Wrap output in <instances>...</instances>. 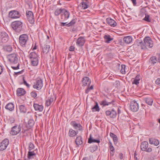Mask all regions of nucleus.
Instances as JSON below:
<instances>
[{
    "instance_id": "obj_1",
    "label": "nucleus",
    "mask_w": 160,
    "mask_h": 160,
    "mask_svg": "<svg viewBox=\"0 0 160 160\" xmlns=\"http://www.w3.org/2000/svg\"><path fill=\"white\" fill-rule=\"evenodd\" d=\"M22 26V23L19 21H14L12 23V28L18 32H19L23 30Z\"/></svg>"
},
{
    "instance_id": "obj_2",
    "label": "nucleus",
    "mask_w": 160,
    "mask_h": 160,
    "mask_svg": "<svg viewBox=\"0 0 160 160\" xmlns=\"http://www.w3.org/2000/svg\"><path fill=\"white\" fill-rule=\"evenodd\" d=\"M28 40V37L26 34L21 35L19 38V42L20 45L23 47H25Z\"/></svg>"
},
{
    "instance_id": "obj_3",
    "label": "nucleus",
    "mask_w": 160,
    "mask_h": 160,
    "mask_svg": "<svg viewBox=\"0 0 160 160\" xmlns=\"http://www.w3.org/2000/svg\"><path fill=\"white\" fill-rule=\"evenodd\" d=\"M8 61L12 64H18V58L16 54H11L8 56Z\"/></svg>"
},
{
    "instance_id": "obj_4",
    "label": "nucleus",
    "mask_w": 160,
    "mask_h": 160,
    "mask_svg": "<svg viewBox=\"0 0 160 160\" xmlns=\"http://www.w3.org/2000/svg\"><path fill=\"white\" fill-rule=\"evenodd\" d=\"M43 86L42 80L40 78H38L36 82H34L33 87L34 89L40 90L42 88Z\"/></svg>"
},
{
    "instance_id": "obj_5",
    "label": "nucleus",
    "mask_w": 160,
    "mask_h": 160,
    "mask_svg": "<svg viewBox=\"0 0 160 160\" xmlns=\"http://www.w3.org/2000/svg\"><path fill=\"white\" fill-rule=\"evenodd\" d=\"M100 104L104 107L106 106L111 105L114 106L115 104V101L114 99H112L109 101L108 99H105L100 102Z\"/></svg>"
},
{
    "instance_id": "obj_6",
    "label": "nucleus",
    "mask_w": 160,
    "mask_h": 160,
    "mask_svg": "<svg viewBox=\"0 0 160 160\" xmlns=\"http://www.w3.org/2000/svg\"><path fill=\"white\" fill-rule=\"evenodd\" d=\"M148 143L147 142L144 141L142 142L140 145L141 150L143 151H146L147 152H151L152 151V148H148Z\"/></svg>"
},
{
    "instance_id": "obj_7",
    "label": "nucleus",
    "mask_w": 160,
    "mask_h": 160,
    "mask_svg": "<svg viewBox=\"0 0 160 160\" xmlns=\"http://www.w3.org/2000/svg\"><path fill=\"white\" fill-rule=\"evenodd\" d=\"M71 125L77 131H80L83 130L82 126L79 123H77L75 121H72L70 123Z\"/></svg>"
},
{
    "instance_id": "obj_8",
    "label": "nucleus",
    "mask_w": 160,
    "mask_h": 160,
    "mask_svg": "<svg viewBox=\"0 0 160 160\" xmlns=\"http://www.w3.org/2000/svg\"><path fill=\"white\" fill-rule=\"evenodd\" d=\"M144 42L146 48L148 47L149 48H151L153 47V42L150 37H145L144 39Z\"/></svg>"
},
{
    "instance_id": "obj_9",
    "label": "nucleus",
    "mask_w": 160,
    "mask_h": 160,
    "mask_svg": "<svg viewBox=\"0 0 160 160\" xmlns=\"http://www.w3.org/2000/svg\"><path fill=\"white\" fill-rule=\"evenodd\" d=\"M9 16L12 19L19 18L21 16L19 12L16 10H12L9 12Z\"/></svg>"
},
{
    "instance_id": "obj_10",
    "label": "nucleus",
    "mask_w": 160,
    "mask_h": 160,
    "mask_svg": "<svg viewBox=\"0 0 160 160\" xmlns=\"http://www.w3.org/2000/svg\"><path fill=\"white\" fill-rule=\"evenodd\" d=\"M21 130L20 125H16L12 128L10 134L12 135H16L20 132Z\"/></svg>"
},
{
    "instance_id": "obj_11",
    "label": "nucleus",
    "mask_w": 160,
    "mask_h": 160,
    "mask_svg": "<svg viewBox=\"0 0 160 160\" xmlns=\"http://www.w3.org/2000/svg\"><path fill=\"white\" fill-rule=\"evenodd\" d=\"M26 15L29 22L31 24L34 23L35 20L32 12L31 11L26 12Z\"/></svg>"
},
{
    "instance_id": "obj_12",
    "label": "nucleus",
    "mask_w": 160,
    "mask_h": 160,
    "mask_svg": "<svg viewBox=\"0 0 160 160\" xmlns=\"http://www.w3.org/2000/svg\"><path fill=\"white\" fill-rule=\"evenodd\" d=\"M9 37L8 34L5 32H2L0 33V42L5 43L8 40Z\"/></svg>"
},
{
    "instance_id": "obj_13",
    "label": "nucleus",
    "mask_w": 160,
    "mask_h": 160,
    "mask_svg": "<svg viewBox=\"0 0 160 160\" xmlns=\"http://www.w3.org/2000/svg\"><path fill=\"white\" fill-rule=\"evenodd\" d=\"M130 107L131 110L134 112L137 111L139 108L138 103L135 101H132L131 102Z\"/></svg>"
},
{
    "instance_id": "obj_14",
    "label": "nucleus",
    "mask_w": 160,
    "mask_h": 160,
    "mask_svg": "<svg viewBox=\"0 0 160 160\" xmlns=\"http://www.w3.org/2000/svg\"><path fill=\"white\" fill-rule=\"evenodd\" d=\"M8 144V140L7 138L5 139L0 143V150L3 151L5 149Z\"/></svg>"
},
{
    "instance_id": "obj_15",
    "label": "nucleus",
    "mask_w": 160,
    "mask_h": 160,
    "mask_svg": "<svg viewBox=\"0 0 160 160\" xmlns=\"http://www.w3.org/2000/svg\"><path fill=\"white\" fill-rule=\"evenodd\" d=\"M70 13L68 11L63 9V12L61 14V19L63 21L68 19L69 17Z\"/></svg>"
},
{
    "instance_id": "obj_16",
    "label": "nucleus",
    "mask_w": 160,
    "mask_h": 160,
    "mask_svg": "<svg viewBox=\"0 0 160 160\" xmlns=\"http://www.w3.org/2000/svg\"><path fill=\"white\" fill-rule=\"evenodd\" d=\"M85 41L84 37H80L77 40L76 45L78 47H82L84 45Z\"/></svg>"
},
{
    "instance_id": "obj_17",
    "label": "nucleus",
    "mask_w": 160,
    "mask_h": 160,
    "mask_svg": "<svg viewBox=\"0 0 160 160\" xmlns=\"http://www.w3.org/2000/svg\"><path fill=\"white\" fill-rule=\"evenodd\" d=\"M107 22L112 27H114L116 26L117 23L115 21L111 18H108L106 20Z\"/></svg>"
},
{
    "instance_id": "obj_18",
    "label": "nucleus",
    "mask_w": 160,
    "mask_h": 160,
    "mask_svg": "<svg viewBox=\"0 0 160 160\" xmlns=\"http://www.w3.org/2000/svg\"><path fill=\"white\" fill-rule=\"evenodd\" d=\"M105 113L107 116H109L110 118H115L117 115L116 112L113 109H112L111 111L109 110L105 112Z\"/></svg>"
},
{
    "instance_id": "obj_19",
    "label": "nucleus",
    "mask_w": 160,
    "mask_h": 160,
    "mask_svg": "<svg viewBox=\"0 0 160 160\" xmlns=\"http://www.w3.org/2000/svg\"><path fill=\"white\" fill-rule=\"evenodd\" d=\"M83 86H89L91 83V80L87 77H84L82 80Z\"/></svg>"
},
{
    "instance_id": "obj_20",
    "label": "nucleus",
    "mask_w": 160,
    "mask_h": 160,
    "mask_svg": "<svg viewBox=\"0 0 160 160\" xmlns=\"http://www.w3.org/2000/svg\"><path fill=\"white\" fill-rule=\"evenodd\" d=\"M33 107L35 111H38L39 112H42L43 109V107L42 105H39L37 103H34Z\"/></svg>"
},
{
    "instance_id": "obj_21",
    "label": "nucleus",
    "mask_w": 160,
    "mask_h": 160,
    "mask_svg": "<svg viewBox=\"0 0 160 160\" xmlns=\"http://www.w3.org/2000/svg\"><path fill=\"white\" fill-rule=\"evenodd\" d=\"M78 133V131H75L72 129L71 128L69 130L68 134L69 137H75Z\"/></svg>"
},
{
    "instance_id": "obj_22",
    "label": "nucleus",
    "mask_w": 160,
    "mask_h": 160,
    "mask_svg": "<svg viewBox=\"0 0 160 160\" xmlns=\"http://www.w3.org/2000/svg\"><path fill=\"white\" fill-rule=\"evenodd\" d=\"M75 142L77 146L79 147L83 143L82 137L81 136L77 137L75 140Z\"/></svg>"
},
{
    "instance_id": "obj_23",
    "label": "nucleus",
    "mask_w": 160,
    "mask_h": 160,
    "mask_svg": "<svg viewBox=\"0 0 160 160\" xmlns=\"http://www.w3.org/2000/svg\"><path fill=\"white\" fill-rule=\"evenodd\" d=\"M149 143L151 144H153L155 146H158L159 144V141L155 138H151L149 139Z\"/></svg>"
},
{
    "instance_id": "obj_24",
    "label": "nucleus",
    "mask_w": 160,
    "mask_h": 160,
    "mask_svg": "<svg viewBox=\"0 0 160 160\" xmlns=\"http://www.w3.org/2000/svg\"><path fill=\"white\" fill-rule=\"evenodd\" d=\"M5 108L10 111H12L14 109V105L12 103H8L6 106Z\"/></svg>"
},
{
    "instance_id": "obj_25",
    "label": "nucleus",
    "mask_w": 160,
    "mask_h": 160,
    "mask_svg": "<svg viewBox=\"0 0 160 160\" xmlns=\"http://www.w3.org/2000/svg\"><path fill=\"white\" fill-rule=\"evenodd\" d=\"M17 95L18 96H21L24 95L26 92L24 89L22 88H18L17 91Z\"/></svg>"
},
{
    "instance_id": "obj_26",
    "label": "nucleus",
    "mask_w": 160,
    "mask_h": 160,
    "mask_svg": "<svg viewBox=\"0 0 160 160\" xmlns=\"http://www.w3.org/2000/svg\"><path fill=\"white\" fill-rule=\"evenodd\" d=\"M104 38L105 42L107 43H110L111 41L113 40V38H111L110 35L109 34L105 35Z\"/></svg>"
},
{
    "instance_id": "obj_27",
    "label": "nucleus",
    "mask_w": 160,
    "mask_h": 160,
    "mask_svg": "<svg viewBox=\"0 0 160 160\" xmlns=\"http://www.w3.org/2000/svg\"><path fill=\"white\" fill-rule=\"evenodd\" d=\"M124 42L126 43L129 44L132 41V38L130 36H127L124 37L123 38Z\"/></svg>"
},
{
    "instance_id": "obj_28",
    "label": "nucleus",
    "mask_w": 160,
    "mask_h": 160,
    "mask_svg": "<svg viewBox=\"0 0 160 160\" xmlns=\"http://www.w3.org/2000/svg\"><path fill=\"white\" fill-rule=\"evenodd\" d=\"M29 57L30 60L38 58V55L34 52H31L29 55Z\"/></svg>"
},
{
    "instance_id": "obj_29",
    "label": "nucleus",
    "mask_w": 160,
    "mask_h": 160,
    "mask_svg": "<svg viewBox=\"0 0 160 160\" xmlns=\"http://www.w3.org/2000/svg\"><path fill=\"white\" fill-rule=\"evenodd\" d=\"M53 101V98L52 96H51L48 98L47 100L45 103V105L48 107L50 106Z\"/></svg>"
},
{
    "instance_id": "obj_30",
    "label": "nucleus",
    "mask_w": 160,
    "mask_h": 160,
    "mask_svg": "<svg viewBox=\"0 0 160 160\" xmlns=\"http://www.w3.org/2000/svg\"><path fill=\"white\" fill-rule=\"evenodd\" d=\"M19 109L21 112L25 113L27 112V109L23 105H21L18 106Z\"/></svg>"
},
{
    "instance_id": "obj_31",
    "label": "nucleus",
    "mask_w": 160,
    "mask_h": 160,
    "mask_svg": "<svg viewBox=\"0 0 160 160\" xmlns=\"http://www.w3.org/2000/svg\"><path fill=\"white\" fill-rule=\"evenodd\" d=\"M36 154L34 151H29L28 152V158L29 159H32L33 158L36 157Z\"/></svg>"
},
{
    "instance_id": "obj_32",
    "label": "nucleus",
    "mask_w": 160,
    "mask_h": 160,
    "mask_svg": "<svg viewBox=\"0 0 160 160\" xmlns=\"http://www.w3.org/2000/svg\"><path fill=\"white\" fill-rule=\"evenodd\" d=\"M146 102L148 105L152 106L153 102V100L152 98H145Z\"/></svg>"
},
{
    "instance_id": "obj_33",
    "label": "nucleus",
    "mask_w": 160,
    "mask_h": 160,
    "mask_svg": "<svg viewBox=\"0 0 160 160\" xmlns=\"http://www.w3.org/2000/svg\"><path fill=\"white\" fill-rule=\"evenodd\" d=\"M50 46L49 45H45L42 48V52L43 53H47L49 51Z\"/></svg>"
},
{
    "instance_id": "obj_34",
    "label": "nucleus",
    "mask_w": 160,
    "mask_h": 160,
    "mask_svg": "<svg viewBox=\"0 0 160 160\" xmlns=\"http://www.w3.org/2000/svg\"><path fill=\"white\" fill-rule=\"evenodd\" d=\"M32 65L33 66H36L38 65V58L30 60Z\"/></svg>"
},
{
    "instance_id": "obj_35",
    "label": "nucleus",
    "mask_w": 160,
    "mask_h": 160,
    "mask_svg": "<svg viewBox=\"0 0 160 160\" xmlns=\"http://www.w3.org/2000/svg\"><path fill=\"white\" fill-rule=\"evenodd\" d=\"M63 11V9H57L54 12V14L56 16H58L60 13L62 14Z\"/></svg>"
},
{
    "instance_id": "obj_36",
    "label": "nucleus",
    "mask_w": 160,
    "mask_h": 160,
    "mask_svg": "<svg viewBox=\"0 0 160 160\" xmlns=\"http://www.w3.org/2000/svg\"><path fill=\"white\" fill-rule=\"evenodd\" d=\"M88 143H91L92 142H96L99 143L100 142V141L99 140L95 139L92 138H91V136H90V138L88 139Z\"/></svg>"
},
{
    "instance_id": "obj_37",
    "label": "nucleus",
    "mask_w": 160,
    "mask_h": 160,
    "mask_svg": "<svg viewBox=\"0 0 160 160\" xmlns=\"http://www.w3.org/2000/svg\"><path fill=\"white\" fill-rule=\"evenodd\" d=\"M98 147L97 145H94L92 147H89L88 148L89 150L92 152H93L98 149Z\"/></svg>"
},
{
    "instance_id": "obj_38",
    "label": "nucleus",
    "mask_w": 160,
    "mask_h": 160,
    "mask_svg": "<svg viewBox=\"0 0 160 160\" xmlns=\"http://www.w3.org/2000/svg\"><path fill=\"white\" fill-rule=\"evenodd\" d=\"M139 76L137 75L135 79H134L133 82V84H134L136 85H138L139 83V81L140 80V79L139 78Z\"/></svg>"
},
{
    "instance_id": "obj_39",
    "label": "nucleus",
    "mask_w": 160,
    "mask_h": 160,
    "mask_svg": "<svg viewBox=\"0 0 160 160\" xmlns=\"http://www.w3.org/2000/svg\"><path fill=\"white\" fill-rule=\"evenodd\" d=\"M138 45L141 47L142 49H144L146 48V46L143 42L142 41H140L138 43Z\"/></svg>"
},
{
    "instance_id": "obj_40",
    "label": "nucleus",
    "mask_w": 160,
    "mask_h": 160,
    "mask_svg": "<svg viewBox=\"0 0 160 160\" xmlns=\"http://www.w3.org/2000/svg\"><path fill=\"white\" fill-rule=\"evenodd\" d=\"M92 110L93 112L99 111L100 109L97 102L96 103V104L92 108Z\"/></svg>"
},
{
    "instance_id": "obj_41",
    "label": "nucleus",
    "mask_w": 160,
    "mask_h": 160,
    "mask_svg": "<svg viewBox=\"0 0 160 160\" xmlns=\"http://www.w3.org/2000/svg\"><path fill=\"white\" fill-rule=\"evenodd\" d=\"M82 8L83 9H85L88 8V5L87 2H81Z\"/></svg>"
},
{
    "instance_id": "obj_42",
    "label": "nucleus",
    "mask_w": 160,
    "mask_h": 160,
    "mask_svg": "<svg viewBox=\"0 0 160 160\" xmlns=\"http://www.w3.org/2000/svg\"><path fill=\"white\" fill-rule=\"evenodd\" d=\"M4 49L6 51L8 52H10L12 50V48L10 45L5 46Z\"/></svg>"
},
{
    "instance_id": "obj_43",
    "label": "nucleus",
    "mask_w": 160,
    "mask_h": 160,
    "mask_svg": "<svg viewBox=\"0 0 160 160\" xmlns=\"http://www.w3.org/2000/svg\"><path fill=\"white\" fill-rule=\"evenodd\" d=\"M152 63L153 64H154L157 62V58L155 56H152L150 58Z\"/></svg>"
},
{
    "instance_id": "obj_44",
    "label": "nucleus",
    "mask_w": 160,
    "mask_h": 160,
    "mask_svg": "<svg viewBox=\"0 0 160 160\" xmlns=\"http://www.w3.org/2000/svg\"><path fill=\"white\" fill-rule=\"evenodd\" d=\"M76 20L75 19H72L69 23L67 24L68 27L73 25L76 22Z\"/></svg>"
},
{
    "instance_id": "obj_45",
    "label": "nucleus",
    "mask_w": 160,
    "mask_h": 160,
    "mask_svg": "<svg viewBox=\"0 0 160 160\" xmlns=\"http://www.w3.org/2000/svg\"><path fill=\"white\" fill-rule=\"evenodd\" d=\"M34 124V121L32 119H30L28 121V124L30 127H32Z\"/></svg>"
},
{
    "instance_id": "obj_46",
    "label": "nucleus",
    "mask_w": 160,
    "mask_h": 160,
    "mask_svg": "<svg viewBox=\"0 0 160 160\" xmlns=\"http://www.w3.org/2000/svg\"><path fill=\"white\" fill-rule=\"evenodd\" d=\"M121 67H122V69L121 70V72L122 74H124L125 73V68L126 67L125 65H122Z\"/></svg>"
},
{
    "instance_id": "obj_47",
    "label": "nucleus",
    "mask_w": 160,
    "mask_h": 160,
    "mask_svg": "<svg viewBox=\"0 0 160 160\" xmlns=\"http://www.w3.org/2000/svg\"><path fill=\"white\" fill-rule=\"evenodd\" d=\"M145 21L148 22H151V20L149 18V16L147 15H145V17L143 19Z\"/></svg>"
},
{
    "instance_id": "obj_48",
    "label": "nucleus",
    "mask_w": 160,
    "mask_h": 160,
    "mask_svg": "<svg viewBox=\"0 0 160 160\" xmlns=\"http://www.w3.org/2000/svg\"><path fill=\"white\" fill-rule=\"evenodd\" d=\"M30 95L33 98H35L37 96V93L35 91L31 92L30 93Z\"/></svg>"
},
{
    "instance_id": "obj_49",
    "label": "nucleus",
    "mask_w": 160,
    "mask_h": 160,
    "mask_svg": "<svg viewBox=\"0 0 160 160\" xmlns=\"http://www.w3.org/2000/svg\"><path fill=\"white\" fill-rule=\"evenodd\" d=\"M34 144L30 142L29 146V150L30 151L32 150L34 148Z\"/></svg>"
},
{
    "instance_id": "obj_50",
    "label": "nucleus",
    "mask_w": 160,
    "mask_h": 160,
    "mask_svg": "<svg viewBox=\"0 0 160 160\" xmlns=\"http://www.w3.org/2000/svg\"><path fill=\"white\" fill-rule=\"evenodd\" d=\"M113 85L116 87H118L120 85V82L119 81L117 80L115 81L113 84Z\"/></svg>"
},
{
    "instance_id": "obj_51",
    "label": "nucleus",
    "mask_w": 160,
    "mask_h": 160,
    "mask_svg": "<svg viewBox=\"0 0 160 160\" xmlns=\"http://www.w3.org/2000/svg\"><path fill=\"white\" fill-rule=\"evenodd\" d=\"M16 66H12L11 67L12 68H13L14 70L17 69L19 68V63H18V64H16Z\"/></svg>"
},
{
    "instance_id": "obj_52",
    "label": "nucleus",
    "mask_w": 160,
    "mask_h": 160,
    "mask_svg": "<svg viewBox=\"0 0 160 160\" xmlns=\"http://www.w3.org/2000/svg\"><path fill=\"white\" fill-rule=\"evenodd\" d=\"M155 82L156 84L160 86V78H158L156 79Z\"/></svg>"
},
{
    "instance_id": "obj_53",
    "label": "nucleus",
    "mask_w": 160,
    "mask_h": 160,
    "mask_svg": "<svg viewBox=\"0 0 160 160\" xmlns=\"http://www.w3.org/2000/svg\"><path fill=\"white\" fill-rule=\"evenodd\" d=\"M113 141L115 143H117L118 142V138L117 136L113 138Z\"/></svg>"
},
{
    "instance_id": "obj_54",
    "label": "nucleus",
    "mask_w": 160,
    "mask_h": 160,
    "mask_svg": "<svg viewBox=\"0 0 160 160\" xmlns=\"http://www.w3.org/2000/svg\"><path fill=\"white\" fill-rule=\"evenodd\" d=\"M110 149L111 151H114V148L112 145H109Z\"/></svg>"
},
{
    "instance_id": "obj_55",
    "label": "nucleus",
    "mask_w": 160,
    "mask_h": 160,
    "mask_svg": "<svg viewBox=\"0 0 160 160\" xmlns=\"http://www.w3.org/2000/svg\"><path fill=\"white\" fill-rule=\"evenodd\" d=\"M23 83L24 85H26L28 88H29L30 87V85L28 84L27 82L25 80H23Z\"/></svg>"
},
{
    "instance_id": "obj_56",
    "label": "nucleus",
    "mask_w": 160,
    "mask_h": 160,
    "mask_svg": "<svg viewBox=\"0 0 160 160\" xmlns=\"http://www.w3.org/2000/svg\"><path fill=\"white\" fill-rule=\"evenodd\" d=\"M75 48L73 46H71L69 48V50L70 51H73L74 50Z\"/></svg>"
},
{
    "instance_id": "obj_57",
    "label": "nucleus",
    "mask_w": 160,
    "mask_h": 160,
    "mask_svg": "<svg viewBox=\"0 0 160 160\" xmlns=\"http://www.w3.org/2000/svg\"><path fill=\"white\" fill-rule=\"evenodd\" d=\"M3 70V68L0 65V75L2 72Z\"/></svg>"
},
{
    "instance_id": "obj_58",
    "label": "nucleus",
    "mask_w": 160,
    "mask_h": 160,
    "mask_svg": "<svg viewBox=\"0 0 160 160\" xmlns=\"http://www.w3.org/2000/svg\"><path fill=\"white\" fill-rule=\"evenodd\" d=\"M132 3H133V5L134 6H136L137 4V2L136 0H131Z\"/></svg>"
},
{
    "instance_id": "obj_59",
    "label": "nucleus",
    "mask_w": 160,
    "mask_h": 160,
    "mask_svg": "<svg viewBox=\"0 0 160 160\" xmlns=\"http://www.w3.org/2000/svg\"><path fill=\"white\" fill-rule=\"evenodd\" d=\"M110 136L111 138H113L115 137V136H116V135H115L113 133L110 132Z\"/></svg>"
},
{
    "instance_id": "obj_60",
    "label": "nucleus",
    "mask_w": 160,
    "mask_h": 160,
    "mask_svg": "<svg viewBox=\"0 0 160 160\" xmlns=\"http://www.w3.org/2000/svg\"><path fill=\"white\" fill-rule=\"evenodd\" d=\"M119 157L121 159H122L123 158V154L122 153H120L119 154Z\"/></svg>"
},
{
    "instance_id": "obj_61",
    "label": "nucleus",
    "mask_w": 160,
    "mask_h": 160,
    "mask_svg": "<svg viewBox=\"0 0 160 160\" xmlns=\"http://www.w3.org/2000/svg\"><path fill=\"white\" fill-rule=\"evenodd\" d=\"M67 22H61V25L60 26H67Z\"/></svg>"
},
{
    "instance_id": "obj_62",
    "label": "nucleus",
    "mask_w": 160,
    "mask_h": 160,
    "mask_svg": "<svg viewBox=\"0 0 160 160\" xmlns=\"http://www.w3.org/2000/svg\"><path fill=\"white\" fill-rule=\"evenodd\" d=\"M82 160H91V159L88 157H85L83 158Z\"/></svg>"
},
{
    "instance_id": "obj_63",
    "label": "nucleus",
    "mask_w": 160,
    "mask_h": 160,
    "mask_svg": "<svg viewBox=\"0 0 160 160\" xmlns=\"http://www.w3.org/2000/svg\"><path fill=\"white\" fill-rule=\"evenodd\" d=\"M111 152H110V156H113L114 155V151H111Z\"/></svg>"
},
{
    "instance_id": "obj_64",
    "label": "nucleus",
    "mask_w": 160,
    "mask_h": 160,
    "mask_svg": "<svg viewBox=\"0 0 160 160\" xmlns=\"http://www.w3.org/2000/svg\"><path fill=\"white\" fill-rule=\"evenodd\" d=\"M89 89L88 88L85 91V93H88L90 91Z\"/></svg>"
}]
</instances>
